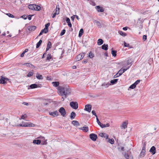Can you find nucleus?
Returning a JSON list of instances; mask_svg holds the SVG:
<instances>
[{
    "label": "nucleus",
    "instance_id": "24",
    "mask_svg": "<svg viewBox=\"0 0 159 159\" xmlns=\"http://www.w3.org/2000/svg\"><path fill=\"white\" fill-rule=\"evenodd\" d=\"M113 48H112L111 49V53L113 57H115L116 56L117 51L116 50H113Z\"/></svg>",
    "mask_w": 159,
    "mask_h": 159
},
{
    "label": "nucleus",
    "instance_id": "6",
    "mask_svg": "<svg viewBox=\"0 0 159 159\" xmlns=\"http://www.w3.org/2000/svg\"><path fill=\"white\" fill-rule=\"evenodd\" d=\"M90 139L93 141H95L98 138L97 135L94 134H91L89 135Z\"/></svg>",
    "mask_w": 159,
    "mask_h": 159
},
{
    "label": "nucleus",
    "instance_id": "17",
    "mask_svg": "<svg viewBox=\"0 0 159 159\" xmlns=\"http://www.w3.org/2000/svg\"><path fill=\"white\" fill-rule=\"evenodd\" d=\"M76 116V114L74 111H72L70 114V118L71 120L74 119Z\"/></svg>",
    "mask_w": 159,
    "mask_h": 159
},
{
    "label": "nucleus",
    "instance_id": "46",
    "mask_svg": "<svg viewBox=\"0 0 159 159\" xmlns=\"http://www.w3.org/2000/svg\"><path fill=\"white\" fill-rule=\"evenodd\" d=\"M65 32L66 30L65 29L63 30L60 34V36H61L65 34Z\"/></svg>",
    "mask_w": 159,
    "mask_h": 159
},
{
    "label": "nucleus",
    "instance_id": "44",
    "mask_svg": "<svg viewBox=\"0 0 159 159\" xmlns=\"http://www.w3.org/2000/svg\"><path fill=\"white\" fill-rule=\"evenodd\" d=\"M108 142L111 144H113L114 143V140L113 139H109Z\"/></svg>",
    "mask_w": 159,
    "mask_h": 159
},
{
    "label": "nucleus",
    "instance_id": "19",
    "mask_svg": "<svg viewBox=\"0 0 159 159\" xmlns=\"http://www.w3.org/2000/svg\"><path fill=\"white\" fill-rule=\"evenodd\" d=\"M33 143L36 144H39L41 143V141L40 140H34L33 142Z\"/></svg>",
    "mask_w": 159,
    "mask_h": 159
},
{
    "label": "nucleus",
    "instance_id": "45",
    "mask_svg": "<svg viewBox=\"0 0 159 159\" xmlns=\"http://www.w3.org/2000/svg\"><path fill=\"white\" fill-rule=\"evenodd\" d=\"M106 134L105 133H100L99 134V136H100L102 137L105 138V137H106V136H105Z\"/></svg>",
    "mask_w": 159,
    "mask_h": 159
},
{
    "label": "nucleus",
    "instance_id": "64",
    "mask_svg": "<svg viewBox=\"0 0 159 159\" xmlns=\"http://www.w3.org/2000/svg\"><path fill=\"white\" fill-rule=\"evenodd\" d=\"M75 18V15H74L71 16V19L73 21H74V19Z\"/></svg>",
    "mask_w": 159,
    "mask_h": 159
},
{
    "label": "nucleus",
    "instance_id": "57",
    "mask_svg": "<svg viewBox=\"0 0 159 159\" xmlns=\"http://www.w3.org/2000/svg\"><path fill=\"white\" fill-rule=\"evenodd\" d=\"M92 114L93 115H94V116H96H96H97V115H96V113H95V111H94V110H93V111H92Z\"/></svg>",
    "mask_w": 159,
    "mask_h": 159
},
{
    "label": "nucleus",
    "instance_id": "16",
    "mask_svg": "<svg viewBox=\"0 0 159 159\" xmlns=\"http://www.w3.org/2000/svg\"><path fill=\"white\" fill-rule=\"evenodd\" d=\"M93 22L94 23H95L96 24V25L98 26L99 28H101L102 27L101 24L99 21L96 20H94Z\"/></svg>",
    "mask_w": 159,
    "mask_h": 159
},
{
    "label": "nucleus",
    "instance_id": "42",
    "mask_svg": "<svg viewBox=\"0 0 159 159\" xmlns=\"http://www.w3.org/2000/svg\"><path fill=\"white\" fill-rule=\"evenodd\" d=\"M34 73L32 72H30L27 75V77H30L33 75Z\"/></svg>",
    "mask_w": 159,
    "mask_h": 159
},
{
    "label": "nucleus",
    "instance_id": "29",
    "mask_svg": "<svg viewBox=\"0 0 159 159\" xmlns=\"http://www.w3.org/2000/svg\"><path fill=\"white\" fill-rule=\"evenodd\" d=\"M103 42V41L101 39H99L98 40V44L99 45H102Z\"/></svg>",
    "mask_w": 159,
    "mask_h": 159
},
{
    "label": "nucleus",
    "instance_id": "23",
    "mask_svg": "<svg viewBox=\"0 0 159 159\" xmlns=\"http://www.w3.org/2000/svg\"><path fill=\"white\" fill-rule=\"evenodd\" d=\"M102 49L107 50L108 49V45L104 44L102 46Z\"/></svg>",
    "mask_w": 159,
    "mask_h": 159
},
{
    "label": "nucleus",
    "instance_id": "35",
    "mask_svg": "<svg viewBox=\"0 0 159 159\" xmlns=\"http://www.w3.org/2000/svg\"><path fill=\"white\" fill-rule=\"evenodd\" d=\"M119 34L121 36L125 37L126 35V34L121 31H119L118 32Z\"/></svg>",
    "mask_w": 159,
    "mask_h": 159
},
{
    "label": "nucleus",
    "instance_id": "5",
    "mask_svg": "<svg viewBox=\"0 0 159 159\" xmlns=\"http://www.w3.org/2000/svg\"><path fill=\"white\" fill-rule=\"evenodd\" d=\"M59 111L63 116L64 117L65 116L66 112L64 108L61 107L59 110Z\"/></svg>",
    "mask_w": 159,
    "mask_h": 159
},
{
    "label": "nucleus",
    "instance_id": "38",
    "mask_svg": "<svg viewBox=\"0 0 159 159\" xmlns=\"http://www.w3.org/2000/svg\"><path fill=\"white\" fill-rule=\"evenodd\" d=\"M94 56V54L93 53H92V52H89V57H90L91 58H92Z\"/></svg>",
    "mask_w": 159,
    "mask_h": 159
},
{
    "label": "nucleus",
    "instance_id": "11",
    "mask_svg": "<svg viewBox=\"0 0 159 159\" xmlns=\"http://www.w3.org/2000/svg\"><path fill=\"white\" fill-rule=\"evenodd\" d=\"M49 114L50 115L53 117L57 116L59 115V113L57 111H55L53 112H49Z\"/></svg>",
    "mask_w": 159,
    "mask_h": 159
},
{
    "label": "nucleus",
    "instance_id": "3",
    "mask_svg": "<svg viewBox=\"0 0 159 159\" xmlns=\"http://www.w3.org/2000/svg\"><path fill=\"white\" fill-rule=\"evenodd\" d=\"M70 107L73 109H76L78 108V103L76 102H72L70 103Z\"/></svg>",
    "mask_w": 159,
    "mask_h": 159
},
{
    "label": "nucleus",
    "instance_id": "52",
    "mask_svg": "<svg viewBox=\"0 0 159 159\" xmlns=\"http://www.w3.org/2000/svg\"><path fill=\"white\" fill-rule=\"evenodd\" d=\"M47 140L44 141H42V142H41V144L42 145H46L47 144V142H46Z\"/></svg>",
    "mask_w": 159,
    "mask_h": 159
},
{
    "label": "nucleus",
    "instance_id": "56",
    "mask_svg": "<svg viewBox=\"0 0 159 159\" xmlns=\"http://www.w3.org/2000/svg\"><path fill=\"white\" fill-rule=\"evenodd\" d=\"M27 16L26 15H24L21 16L20 18L24 19V20H26L27 18Z\"/></svg>",
    "mask_w": 159,
    "mask_h": 159
},
{
    "label": "nucleus",
    "instance_id": "1",
    "mask_svg": "<svg viewBox=\"0 0 159 159\" xmlns=\"http://www.w3.org/2000/svg\"><path fill=\"white\" fill-rule=\"evenodd\" d=\"M59 94L62 96H64L65 98L71 93V90L68 86L62 87L59 86L58 88Z\"/></svg>",
    "mask_w": 159,
    "mask_h": 159
},
{
    "label": "nucleus",
    "instance_id": "12",
    "mask_svg": "<svg viewBox=\"0 0 159 159\" xmlns=\"http://www.w3.org/2000/svg\"><path fill=\"white\" fill-rule=\"evenodd\" d=\"M149 152L152 154V155H154L155 154L156 152V148L154 146H152L150 148Z\"/></svg>",
    "mask_w": 159,
    "mask_h": 159
},
{
    "label": "nucleus",
    "instance_id": "31",
    "mask_svg": "<svg viewBox=\"0 0 159 159\" xmlns=\"http://www.w3.org/2000/svg\"><path fill=\"white\" fill-rule=\"evenodd\" d=\"M24 65H25L27 66L30 67L31 68H33L34 67V65H33L32 64L28 63H25L24 64Z\"/></svg>",
    "mask_w": 159,
    "mask_h": 159
},
{
    "label": "nucleus",
    "instance_id": "61",
    "mask_svg": "<svg viewBox=\"0 0 159 159\" xmlns=\"http://www.w3.org/2000/svg\"><path fill=\"white\" fill-rule=\"evenodd\" d=\"M124 45L125 47H128L129 46V44H127L125 42H124Z\"/></svg>",
    "mask_w": 159,
    "mask_h": 159
},
{
    "label": "nucleus",
    "instance_id": "25",
    "mask_svg": "<svg viewBox=\"0 0 159 159\" xmlns=\"http://www.w3.org/2000/svg\"><path fill=\"white\" fill-rule=\"evenodd\" d=\"M110 85V83L109 82L107 83H104L102 84V86L105 87V88H107Z\"/></svg>",
    "mask_w": 159,
    "mask_h": 159
},
{
    "label": "nucleus",
    "instance_id": "2",
    "mask_svg": "<svg viewBox=\"0 0 159 159\" xmlns=\"http://www.w3.org/2000/svg\"><path fill=\"white\" fill-rule=\"evenodd\" d=\"M124 157L126 159H133V157L130 150H128L125 152L124 154Z\"/></svg>",
    "mask_w": 159,
    "mask_h": 159
},
{
    "label": "nucleus",
    "instance_id": "9",
    "mask_svg": "<svg viewBox=\"0 0 159 159\" xmlns=\"http://www.w3.org/2000/svg\"><path fill=\"white\" fill-rule=\"evenodd\" d=\"M92 109V106L90 104H87L85 106L84 110L88 112H90Z\"/></svg>",
    "mask_w": 159,
    "mask_h": 159
},
{
    "label": "nucleus",
    "instance_id": "20",
    "mask_svg": "<svg viewBox=\"0 0 159 159\" xmlns=\"http://www.w3.org/2000/svg\"><path fill=\"white\" fill-rule=\"evenodd\" d=\"M72 124H73L74 125H75L76 126H79L80 125V124L79 122L76 120H73L72 121Z\"/></svg>",
    "mask_w": 159,
    "mask_h": 159
},
{
    "label": "nucleus",
    "instance_id": "49",
    "mask_svg": "<svg viewBox=\"0 0 159 159\" xmlns=\"http://www.w3.org/2000/svg\"><path fill=\"white\" fill-rule=\"evenodd\" d=\"M41 31H42L43 33L45 34L47 33L48 31V30H47L46 28H44Z\"/></svg>",
    "mask_w": 159,
    "mask_h": 159
},
{
    "label": "nucleus",
    "instance_id": "18",
    "mask_svg": "<svg viewBox=\"0 0 159 159\" xmlns=\"http://www.w3.org/2000/svg\"><path fill=\"white\" fill-rule=\"evenodd\" d=\"M66 21L67 23L68 24V26L70 27H72V25L70 23V19L68 17H66Z\"/></svg>",
    "mask_w": 159,
    "mask_h": 159
},
{
    "label": "nucleus",
    "instance_id": "32",
    "mask_svg": "<svg viewBox=\"0 0 159 159\" xmlns=\"http://www.w3.org/2000/svg\"><path fill=\"white\" fill-rule=\"evenodd\" d=\"M30 87L31 89H34L38 87V85L36 84H33L30 85Z\"/></svg>",
    "mask_w": 159,
    "mask_h": 159
},
{
    "label": "nucleus",
    "instance_id": "51",
    "mask_svg": "<svg viewBox=\"0 0 159 159\" xmlns=\"http://www.w3.org/2000/svg\"><path fill=\"white\" fill-rule=\"evenodd\" d=\"M50 23H48L46 24H45V28H46V29H47V30H48V27L50 25Z\"/></svg>",
    "mask_w": 159,
    "mask_h": 159
},
{
    "label": "nucleus",
    "instance_id": "27",
    "mask_svg": "<svg viewBox=\"0 0 159 159\" xmlns=\"http://www.w3.org/2000/svg\"><path fill=\"white\" fill-rule=\"evenodd\" d=\"M34 10L36 11H39L41 9V7L39 6L34 4Z\"/></svg>",
    "mask_w": 159,
    "mask_h": 159
},
{
    "label": "nucleus",
    "instance_id": "26",
    "mask_svg": "<svg viewBox=\"0 0 159 159\" xmlns=\"http://www.w3.org/2000/svg\"><path fill=\"white\" fill-rule=\"evenodd\" d=\"M52 47V44L49 41L48 43L47 47L46 48V51L48 50Z\"/></svg>",
    "mask_w": 159,
    "mask_h": 159
},
{
    "label": "nucleus",
    "instance_id": "43",
    "mask_svg": "<svg viewBox=\"0 0 159 159\" xmlns=\"http://www.w3.org/2000/svg\"><path fill=\"white\" fill-rule=\"evenodd\" d=\"M136 87V86L135 85V84L134 83L129 86V88L133 89H134Z\"/></svg>",
    "mask_w": 159,
    "mask_h": 159
},
{
    "label": "nucleus",
    "instance_id": "50",
    "mask_svg": "<svg viewBox=\"0 0 159 159\" xmlns=\"http://www.w3.org/2000/svg\"><path fill=\"white\" fill-rule=\"evenodd\" d=\"M132 62V61L131 59H128L127 61V63L128 65H130L131 64Z\"/></svg>",
    "mask_w": 159,
    "mask_h": 159
},
{
    "label": "nucleus",
    "instance_id": "14",
    "mask_svg": "<svg viewBox=\"0 0 159 159\" xmlns=\"http://www.w3.org/2000/svg\"><path fill=\"white\" fill-rule=\"evenodd\" d=\"M79 129L82 130L84 132H87L88 130V127L85 125L83 127L79 128Z\"/></svg>",
    "mask_w": 159,
    "mask_h": 159
},
{
    "label": "nucleus",
    "instance_id": "41",
    "mask_svg": "<svg viewBox=\"0 0 159 159\" xmlns=\"http://www.w3.org/2000/svg\"><path fill=\"white\" fill-rule=\"evenodd\" d=\"M56 12L55 13L52 15V17L53 18H54L56 15V14L58 15L59 14V12H57V7H56Z\"/></svg>",
    "mask_w": 159,
    "mask_h": 159
},
{
    "label": "nucleus",
    "instance_id": "59",
    "mask_svg": "<svg viewBox=\"0 0 159 159\" xmlns=\"http://www.w3.org/2000/svg\"><path fill=\"white\" fill-rule=\"evenodd\" d=\"M147 38V36L146 35H143V40L144 41H145L146 40Z\"/></svg>",
    "mask_w": 159,
    "mask_h": 159
},
{
    "label": "nucleus",
    "instance_id": "10",
    "mask_svg": "<svg viewBox=\"0 0 159 159\" xmlns=\"http://www.w3.org/2000/svg\"><path fill=\"white\" fill-rule=\"evenodd\" d=\"M97 11L99 12H103L104 11V9L100 6H97L95 7Z\"/></svg>",
    "mask_w": 159,
    "mask_h": 159
},
{
    "label": "nucleus",
    "instance_id": "58",
    "mask_svg": "<svg viewBox=\"0 0 159 159\" xmlns=\"http://www.w3.org/2000/svg\"><path fill=\"white\" fill-rule=\"evenodd\" d=\"M142 151H143V152H145V145H144L143 147Z\"/></svg>",
    "mask_w": 159,
    "mask_h": 159
},
{
    "label": "nucleus",
    "instance_id": "63",
    "mask_svg": "<svg viewBox=\"0 0 159 159\" xmlns=\"http://www.w3.org/2000/svg\"><path fill=\"white\" fill-rule=\"evenodd\" d=\"M120 149L121 151H124V148L123 147H121L120 148L119 147V149L120 150Z\"/></svg>",
    "mask_w": 159,
    "mask_h": 159
},
{
    "label": "nucleus",
    "instance_id": "34",
    "mask_svg": "<svg viewBox=\"0 0 159 159\" xmlns=\"http://www.w3.org/2000/svg\"><path fill=\"white\" fill-rule=\"evenodd\" d=\"M84 33V30L83 29H81L80 30L79 34V36L80 37L82 36Z\"/></svg>",
    "mask_w": 159,
    "mask_h": 159
},
{
    "label": "nucleus",
    "instance_id": "54",
    "mask_svg": "<svg viewBox=\"0 0 159 159\" xmlns=\"http://www.w3.org/2000/svg\"><path fill=\"white\" fill-rule=\"evenodd\" d=\"M140 80H138L136 81L134 84H135V85L136 86V85L138 84L140 82Z\"/></svg>",
    "mask_w": 159,
    "mask_h": 159
},
{
    "label": "nucleus",
    "instance_id": "37",
    "mask_svg": "<svg viewBox=\"0 0 159 159\" xmlns=\"http://www.w3.org/2000/svg\"><path fill=\"white\" fill-rule=\"evenodd\" d=\"M28 51V49H26L23 52L20 54V56L21 57H24L25 53L27 52Z\"/></svg>",
    "mask_w": 159,
    "mask_h": 159
},
{
    "label": "nucleus",
    "instance_id": "4",
    "mask_svg": "<svg viewBox=\"0 0 159 159\" xmlns=\"http://www.w3.org/2000/svg\"><path fill=\"white\" fill-rule=\"evenodd\" d=\"M8 80V78H7L3 77L2 76L1 77V78H0V84H5L6 83V81Z\"/></svg>",
    "mask_w": 159,
    "mask_h": 159
},
{
    "label": "nucleus",
    "instance_id": "36",
    "mask_svg": "<svg viewBox=\"0 0 159 159\" xmlns=\"http://www.w3.org/2000/svg\"><path fill=\"white\" fill-rule=\"evenodd\" d=\"M42 43V40H39V42L36 44V48H38L40 46L41 43Z\"/></svg>",
    "mask_w": 159,
    "mask_h": 159
},
{
    "label": "nucleus",
    "instance_id": "40",
    "mask_svg": "<svg viewBox=\"0 0 159 159\" xmlns=\"http://www.w3.org/2000/svg\"><path fill=\"white\" fill-rule=\"evenodd\" d=\"M145 152H144L141 151V152L140 154V155H139L140 157H143L145 154Z\"/></svg>",
    "mask_w": 159,
    "mask_h": 159
},
{
    "label": "nucleus",
    "instance_id": "7",
    "mask_svg": "<svg viewBox=\"0 0 159 159\" xmlns=\"http://www.w3.org/2000/svg\"><path fill=\"white\" fill-rule=\"evenodd\" d=\"M84 53H81L78 55L76 58V61H79L82 59L84 57Z\"/></svg>",
    "mask_w": 159,
    "mask_h": 159
},
{
    "label": "nucleus",
    "instance_id": "28",
    "mask_svg": "<svg viewBox=\"0 0 159 159\" xmlns=\"http://www.w3.org/2000/svg\"><path fill=\"white\" fill-rule=\"evenodd\" d=\"M34 4H30L28 6V8L31 10H34Z\"/></svg>",
    "mask_w": 159,
    "mask_h": 159
},
{
    "label": "nucleus",
    "instance_id": "8",
    "mask_svg": "<svg viewBox=\"0 0 159 159\" xmlns=\"http://www.w3.org/2000/svg\"><path fill=\"white\" fill-rule=\"evenodd\" d=\"M36 28V26L34 25L30 26L27 28V30L30 31L29 33H30L31 31L35 30Z\"/></svg>",
    "mask_w": 159,
    "mask_h": 159
},
{
    "label": "nucleus",
    "instance_id": "22",
    "mask_svg": "<svg viewBox=\"0 0 159 159\" xmlns=\"http://www.w3.org/2000/svg\"><path fill=\"white\" fill-rule=\"evenodd\" d=\"M52 84L53 86L55 87H57L59 86V83L58 81H55L52 82Z\"/></svg>",
    "mask_w": 159,
    "mask_h": 159
},
{
    "label": "nucleus",
    "instance_id": "62",
    "mask_svg": "<svg viewBox=\"0 0 159 159\" xmlns=\"http://www.w3.org/2000/svg\"><path fill=\"white\" fill-rule=\"evenodd\" d=\"M120 76V75H119V74H118V73H117L114 76V78H117L119 76Z\"/></svg>",
    "mask_w": 159,
    "mask_h": 159
},
{
    "label": "nucleus",
    "instance_id": "55",
    "mask_svg": "<svg viewBox=\"0 0 159 159\" xmlns=\"http://www.w3.org/2000/svg\"><path fill=\"white\" fill-rule=\"evenodd\" d=\"M6 15L8 16H9V17H11V18H14V16L11 14L10 13H7L6 14Z\"/></svg>",
    "mask_w": 159,
    "mask_h": 159
},
{
    "label": "nucleus",
    "instance_id": "48",
    "mask_svg": "<svg viewBox=\"0 0 159 159\" xmlns=\"http://www.w3.org/2000/svg\"><path fill=\"white\" fill-rule=\"evenodd\" d=\"M44 104L45 105H47L48 104V102H49V100H44Z\"/></svg>",
    "mask_w": 159,
    "mask_h": 159
},
{
    "label": "nucleus",
    "instance_id": "53",
    "mask_svg": "<svg viewBox=\"0 0 159 159\" xmlns=\"http://www.w3.org/2000/svg\"><path fill=\"white\" fill-rule=\"evenodd\" d=\"M118 74H119V75L120 76L123 73L122 71V69H121L118 72Z\"/></svg>",
    "mask_w": 159,
    "mask_h": 159
},
{
    "label": "nucleus",
    "instance_id": "39",
    "mask_svg": "<svg viewBox=\"0 0 159 159\" xmlns=\"http://www.w3.org/2000/svg\"><path fill=\"white\" fill-rule=\"evenodd\" d=\"M52 58V57L51 56L50 54H48L47 55V57L46 58L47 60L49 61Z\"/></svg>",
    "mask_w": 159,
    "mask_h": 159
},
{
    "label": "nucleus",
    "instance_id": "13",
    "mask_svg": "<svg viewBox=\"0 0 159 159\" xmlns=\"http://www.w3.org/2000/svg\"><path fill=\"white\" fill-rule=\"evenodd\" d=\"M25 127H34V125L31 122H28L26 123L25 124H24V125Z\"/></svg>",
    "mask_w": 159,
    "mask_h": 159
},
{
    "label": "nucleus",
    "instance_id": "33",
    "mask_svg": "<svg viewBox=\"0 0 159 159\" xmlns=\"http://www.w3.org/2000/svg\"><path fill=\"white\" fill-rule=\"evenodd\" d=\"M110 126V124L109 123H107L106 124H102L100 127L102 128L104 127H108Z\"/></svg>",
    "mask_w": 159,
    "mask_h": 159
},
{
    "label": "nucleus",
    "instance_id": "47",
    "mask_svg": "<svg viewBox=\"0 0 159 159\" xmlns=\"http://www.w3.org/2000/svg\"><path fill=\"white\" fill-rule=\"evenodd\" d=\"M96 120H97V122L98 125H100V126L101 125H102V123L100 122L99 121V119L98 118V116H96Z\"/></svg>",
    "mask_w": 159,
    "mask_h": 159
},
{
    "label": "nucleus",
    "instance_id": "30",
    "mask_svg": "<svg viewBox=\"0 0 159 159\" xmlns=\"http://www.w3.org/2000/svg\"><path fill=\"white\" fill-rule=\"evenodd\" d=\"M118 80V79H114L111 81L110 83L111 84H115L117 82Z\"/></svg>",
    "mask_w": 159,
    "mask_h": 159
},
{
    "label": "nucleus",
    "instance_id": "60",
    "mask_svg": "<svg viewBox=\"0 0 159 159\" xmlns=\"http://www.w3.org/2000/svg\"><path fill=\"white\" fill-rule=\"evenodd\" d=\"M129 68V67H128V68H127L126 69H122V68H121L122 70V72L123 73H124L125 71L126 70H127Z\"/></svg>",
    "mask_w": 159,
    "mask_h": 159
},
{
    "label": "nucleus",
    "instance_id": "15",
    "mask_svg": "<svg viewBox=\"0 0 159 159\" xmlns=\"http://www.w3.org/2000/svg\"><path fill=\"white\" fill-rule=\"evenodd\" d=\"M128 123L126 122H124L123 123L122 125H120L121 129H125L127 127Z\"/></svg>",
    "mask_w": 159,
    "mask_h": 159
},
{
    "label": "nucleus",
    "instance_id": "21",
    "mask_svg": "<svg viewBox=\"0 0 159 159\" xmlns=\"http://www.w3.org/2000/svg\"><path fill=\"white\" fill-rule=\"evenodd\" d=\"M36 77L38 80H42L43 77L42 75H40L39 73H37L36 75Z\"/></svg>",
    "mask_w": 159,
    "mask_h": 159
}]
</instances>
